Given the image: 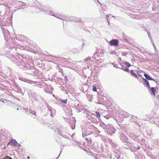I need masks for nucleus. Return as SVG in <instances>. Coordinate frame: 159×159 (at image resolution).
Masks as SVG:
<instances>
[{"mask_svg":"<svg viewBox=\"0 0 159 159\" xmlns=\"http://www.w3.org/2000/svg\"><path fill=\"white\" fill-rule=\"evenodd\" d=\"M11 143L12 145H15L16 146H20V144L18 143L14 139H11Z\"/></svg>","mask_w":159,"mask_h":159,"instance_id":"obj_1","label":"nucleus"},{"mask_svg":"<svg viewBox=\"0 0 159 159\" xmlns=\"http://www.w3.org/2000/svg\"><path fill=\"white\" fill-rule=\"evenodd\" d=\"M110 43L111 45L116 46L118 44V41L116 39H113L110 41Z\"/></svg>","mask_w":159,"mask_h":159,"instance_id":"obj_2","label":"nucleus"},{"mask_svg":"<svg viewBox=\"0 0 159 159\" xmlns=\"http://www.w3.org/2000/svg\"><path fill=\"white\" fill-rule=\"evenodd\" d=\"M144 76L146 77V79L148 80H153L155 82H156V81L154 80V79H153L152 78L150 77L147 74L145 73L144 74Z\"/></svg>","mask_w":159,"mask_h":159,"instance_id":"obj_3","label":"nucleus"},{"mask_svg":"<svg viewBox=\"0 0 159 159\" xmlns=\"http://www.w3.org/2000/svg\"><path fill=\"white\" fill-rule=\"evenodd\" d=\"M143 84L144 85H146L148 86L149 88V82L145 79L143 78Z\"/></svg>","mask_w":159,"mask_h":159,"instance_id":"obj_4","label":"nucleus"},{"mask_svg":"<svg viewBox=\"0 0 159 159\" xmlns=\"http://www.w3.org/2000/svg\"><path fill=\"white\" fill-rule=\"evenodd\" d=\"M130 73L131 75L137 78H138V77L136 75L135 73L133 70H132L130 71Z\"/></svg>","mask_w":159,"mask_h":159,"instance_id":"obj_5","label":"nucleus"},{"mask_svg":"<svg viewBox=\"0 0 159 159\" xmlns=\"http://www.w3.org/2000/svg\"><path fill=\"white\" fill-rule=\"evenodd\" d=\"M151 90L152 92L153 93V94H154V95H155V89L153 87H152L151 88Z\"/></svg>","mask_w":159,"mask_h":159,"instance_id":"obj_6","label":"nucleus"},{"mask_svg":"<svg viewBox=\"0 0 159 159\" xmlns=\"http://www.w3.org/2000/svg\"><path fill=\"white\" fill-rule=\"evenodd\" d=\"M124 64L127 66L128 67H129L130 66V65L129 64V63L128 62H125L124 63Z\"/></svg>","mask_w":159,"mask_h":159,"instance_id":"obj_7","label":"nucleus"},{"mask_svg":"<svg viewBox=\"0 0 159 159\" xmlns=\"http://www.w3.org/2000/svg\"><path fill=\"white\" fill-rule=\"evenodd\" d=\"M109 15H107L106 16V19H107V21L108 23V25H109V23H110V22H109V21H108V17H109Z\"/></svg>","mask_w":159,"mask_h":159,"instance_id":"obj_8","label":"nucleus"},{"mask_svg":"<svg viewBox=\"0 0 159 159\" xmlns=\"http://www.w3.org/2000/svg\"><path fill=\"white\" fill-rule=\"evenodd\" d=\"M60 101L63 103H66L67 100H63V99H61L60 100Z\"/></svg>","mask_w":159,"mask_h":159,"instance_id":"obj_9","label":"nucleus"},{"mask_svg":"<svg viewBox=\"0 0 159 159\" xmlns=\"http://www.w3.org/2000/svg\"><path fill=\"white\" fill-rule=\"evenodd\" d=\"M96 116L98 117H100V114L98 112H96Z\"/></svg>","mask_w":159,"mask_h":159,"instance_id":"obj_10","label":"nucleus"},{"mask_svg":"<svg viewBox=\"0 0 159 159\" xmlns=\"http://www.w3.org/2000/svg\"><path fill=\"white\" fill-rule=\"evenodd\" d=\"M93 90L94 91V92H96L97 91V89H96V87L94 86H93Z\"/></svg>","mask_w":159,"mask_h":159,"instance_id":"obj_11","label":"nucleus"},{"mask_svg":"<svg viewBox=\"0 0 159 159\" xmlns=\"http://www.w3.org/2000/svg\"><path fill=\"white\" fill-rule=\"evenodd\" d=\"M122 69L125 71H129V69L128 68H125L124 69L123 67L122 68Z\"/></svg>","mask_w":159,"mask_h":159,"instance_id":"obj_12","label":"nucleus"},{"mask_svg":"<svg viewBox=\"0 0 159 159\" xmlns=\"http://www.w3.org/2000/svg\"><path fill=\"white\" fill-rule=\"evenodd\" d=\"M152 44H153V46H154V49H155V51H157V52H158V51H157V48H156V47L154 45V43H153Z\"/></svg>","mask_w":159,"mask_h":159,"instance_id":"obj_13","label":"nucleus"},{"mask_svg":"<svg viewBox=\"0 0 159 159\" xmlns=\"http://www.w3.org/2000/svg\"><path fill=\"white\" fill-rule=\"evenodd\" d=\"M148 35L149 37V38L151 39V36L150 35V34H149L148 33Z\"/></svg>","mask_w":159,"mask_h":159,"instance_id":"obj_14","label":"nucleus"},{"mask_svg":"<svg viewBox=\"0 0 159 159\" xmlns=\"http://www.w3.org/2000/svg\"><path fill=\"white\" fill-rule=\"evenodd\" d=\"M8 158L9 159H12L11 157H8Z\"/></svg>","mask_w":159,"mask_h":159,"instance_id":"obj_15","label":"nucleus"},{"mask_svg":"<svg viewBox=\"0 0 159 159\" xmlns=\"http://www.w3.org/2000/svg\"><path fill=\"white\" fill-rule=\"evenodd\" d=\"M98 1V2L100 3V2H99Z\"/></svg>","mask_w":159,"mask_h":159,"instance_id":"obj_16","label":"nucleus"},{"mask_svg":"<svg viewBox=\"0 0 159 159\" xmlns=\"http://www.w3.org/2000/svg\"><path fill=\"white\" fill-rule=\"evenodd\" d=\"M96 159H97V158H96Z\"/></svg>","mask_w":159,"mask_h":159,"instance_id":"obj_17","label":"nucleus"}]
</instances>
